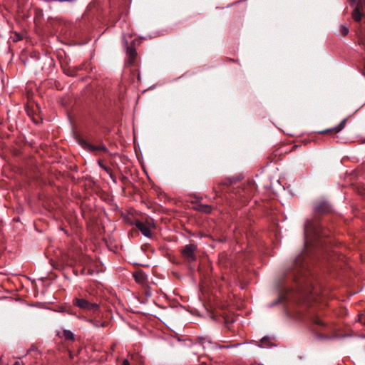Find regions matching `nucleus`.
Listing matches in <instances>:
<instances>
[{
    "mask_svg": "<svg viewBox=\"0 0 365 365\" xmlns=\"http://www.w3.org/2000/svg\"><path fill=\"white\" fill-rule=\"evenodd\" d=\"M73 304L86 311L96 312L98 310V304L91 303L83 298L76 297L73 299Z\"/></svg>",
    "mask_w": 365,
    "mask_h": 365,
    "instance_id": "1",
    "label": "nucleus"
},
{
    "mask_svg": "<svg viewBox=\"0 0 365 365\" xmlns=\"http://www.w3.org/2000/svg\"><path fill=\"white\" fill-rule=\"evenodd\" d=\"M125 46L126 47V65L131 66L134 63L136 58H137V51L135 47L134 43H132L130 45L128 44V41L125 43Z\"/></svg>",
    "mask_w": 365,
    "mask_h": 365,
    "instance_id": "2",
    "label": "nucleus"
},
{
    "mask_svg": "<svg viewBox=\"0 0 365 365\" xmlns=\"http://www.w3.org/2000/svg\"><path fill=\"white\" fill-rule=\"evenodd\" d=\"M79 143L82 147L87 149L90 152L95 153V152H98V151H103V152L108 151L106 146L103 144H101L100 145H93L92 144L87 143L85 140H83V139L80 140Z\"/></svg>",
    "mask_w": 365,
    "mask_h": 365,
    "instance_id": "3",
    "label": "nucleus"
},
{
    "mask_svg": "<svg viewBox=\"0 0 365 365\" xmlns=\"http://www.w3.org/2000/svg\"><path fill=\"white\" fill-rule=\"evenodd\" d=\"M197 246L194 244L187 245L182 250V255L189 261H194L195 259V251Z\"/></svg>",
    "mask_w": 365,
    "mask_h": 365,
    "instance_id": "4",
    "label": "nucleus"
},
{
    "mask_svg": "<svg viewBox=\"0 0 365 365\" xmlns=\"http://www.w3.org/2000/svg\"><path fill=\"white\" fill-rule=\"evenodd\" d=\"M346 121H347V119L344 118L336 126H335L334 128H329V129H327V130H322V131H321L319 133H322V134H325V133L336 134V133H339V132H341L345 128V126L346 125Z\"/></svg>",
    "mask_w": 365,
    "mask_h": 365,
    "instance_id": "5",
    "label": "nucleus"
},
{
    "mask_svg": "<svg viewBox=\"0 0 365 365\" xmlns=\"http://www.w3.org/2000/svg\"><path fill=\"white\" fill-rule=\"evenodd\" d=\"M135 226L144 236L147 237H151V230L148 225H146L143 222L137 221L135 222Z\"/></svg>",
    "mask_w": 365,
    "mask_h": 365,
    "instance_id": "6",
    "label": "nucleus"
},
{
    "mask_svg": "<svg viewBox=\"0 0 365 365\" xmlns=\"http://www.w3.org/2000/svg\"><path fill=\"white\" fill-rule=\"evenodd\" d=\"M331 208L328 202L322 201L319 202L314 207V211L317 213L325 214L330 211Z\"/></svg>",
    "mask_w": 365,
    "mask_h": 365,
    "instance_id": "7",
    "label": "nucleus"
},
{
    "mask_svg": "<svg viewBox=\"0 0 365 365\" xmlns=\"http://www.w3.org/2000/svg\"><path fill=\"white\" fill-rule=\"evenodd\" d=\"M133 277L136 282L140 284H145L147 282V275L142 271L135 272Z\"/></svg>",
    "mask_w": 365,
    "mask_h": 365,
    "instance_id": "8",
    "label": "nucleus"
},
{
    "mask_svg": "<svg viewBox=\"0 0 365 365\" xmlns=\"http://www.w3.org/2000/svg\"><path fill=\"white\" fill-rule=\"evenodd\" d=\"M363 14L360 11L359 6H357L352 12V18L355 21H360L362 19Z\"/></svg>",
    "mask_w": 365,
    "mask_h": 365,
    "instance_id": "9",
    "label": "nucleus"
},
{
    "mask_svg": "<svg viewBox=\"0 0 365 365\" xmlns=\"http://www.w3.org/2000/svg\"><path fill=\"white\" fill-rule=\"evenodd\" d=\"M98 165L101 168H102L103 170H105L109 175L110 177L113 179V172H112V170L110 168L108 167V166H106L104 165L101 161H98Z\"/></svg>",
    "mask_w": 365,
    "mask_h": 365,
    "instance_id": "10",
    "label": "nucleus"
},
{
    "mask_svg": "<svg viewBox=\"0 0 365 365\" xmlns=\"http://www.w3.org/2000/svg\"><path fill=\"white\" fill-rule=\"evenodd\" d=\"M197 210L200 212L210 213L211 212V207L207 205H200Z\"/></svg>",
    "mask_w": 365,
    "mask_h": 365,
    "instance_id": "11",
    "label": "nucleus"
},
{
    "mask_svg": "<svg viewBox=\"0 0 365 365\" xmlns=\"http://www.w3.org/2000/svg\"><path fill=\"white\" fill-rule=\"evenodd\" d=\"M63 336L66 340H73L74 339V334L70 330H64Z\"/></svg>",
    "mask_w": 365,
    "mask_h": 365,
    "instance_id": "12",
    "label": "nucleus"
},
{
    "mask_svg": "<svg viewBox=\"0 0 365 365\" xmlns=\"http://www.w3.org/2000/svg\"><path fill=\"white\" fill-rule=\"evenodd\" d=\"M349 28L345 25H341L340 26V32L342 34V36H345L349 34Z\"/></svg>",
    "mask_w": 365,
    "mask_h": 365,
    "instance_id": "13",
    "label": "nucleus"
},
{
    "mask_svg": "<svg viewBox=\"0 0 365 365\" xmlns=\"http://www.w3.org/2000/svg\"><path fill=\"white\" fill-rule=\"evenodd\" d=\"M90 323L96 327H104L105 322H99L97 320H90Z\"/></svg>",
    "mask_w": 365,
    "mask_h": 365,
    "instance_id": "14",
    "label": "nucleus"
},
{
    "mask_svg": "<svg viewBox=\"0 0 365 365\" xmlns=\"http://www.w3.org/2000/svg\"><path fill=\"white\" fill-rule=\"evenodd\" d=\"M311 229H312V223L310 222H307L305 224V227H304L305 232L307 233Z\"/></svg>",
    "mask_w": 365,
    "mask_h": 365,
    "instance_id": "15",
    "label": "nucleus"
},
{
    "mask_svg": "<svg viewBox=\"0 0 365 365\" xmlns=\"http://www.w3.org/2000/svg\"><path fill=\"white\" fill-rule=\"evenodd\" d=\"M209 344H210V345L212 347H213L214 349H217V347H219V348H226V349L230 348V346H217V345H212L210 343H209Z\"/></svg>",
    "mask_w": 365,
    "mask_h": 365,
    "instance_id": "16",
    "label": "nucleus"
},
{
    "mask_svg": "<svg viewBox=\"0 0 365 365\" xmlns=\"http://www.w3.org/2000/svg\"><path fill=\"white\" fill-rule=\"evenodd\" d=\"M358 6H365V0H359Z\"/></svg>",
    "mask_w": 365,
    "mask_h": 365,
    "instance_id": "17",
    "label": "nucleus"
},
{
    "mask_svg": "<svg viewBox=\"0 0 365 365\" xmlns=\"http://www.w3.org/2000/svg\"><path fill=\"white\" fill-rule=\"evenodd\" d=\"M314 322H315L316 324H319V325H322V324H323V323L322 322V321H321L320 319H315V321H314Z\"/></svg>",
    "mask_w": 365,
    "mask_h": 365,
    "instance_id": "18",
    "label": "nucleus"
},
{
    "mask_svg": "<svg viewBox=\"0 0 365 365\" xmlns=\"http://www.w3.org/2000/svg\"><path fill=\"white\" fill-rule=\"evenodd\" d=\"M122 365H130V362L128 359H124Z\"/></svg>",
    "mask_w": 365,
    "mask_h": 365,
    "instance_id": "19",
    "label": "nucleus"
},
{
    "mask_svg": "<svg viewBox=\"0 0 365 365\" xmlns=\"http://www.w3.org/2000/svg\"><path fill=\"white\" fill-rule=\"evenodd\" d=\"M13 365H23V362L21 361H16Z\"/></svg>",
    "mask_w": 365,
    "mask_h": 365,
    "instance_id": "20",
    "label": "nucleus"
},
{
    "mask_svg": "<svg viewBox=\"0 0 365 365\" xmlns=\"http://www.w3.org/2000/svg\"><path fill=\"white\" fill-rule=\"evenodd\" d=\"M265 341H267V339H266V338H263V339H262V340H261V341H262V343H264Z\"/></svg>",
    "mask_w": 365,
    "mask_h": 365,
    "instance_id": "21",
    "label": "nucleus"
},
{
    "mask_svg": "<svg viewBox=\"0 0 365 365\" xmlns=\"http://www.w3.org/2000/svg\"><path fill=\"white\" fill-rule=\"evenodd\" d=\"M26 111H27L28 115H30V113H29V108H26Z\"/></svg>",
    "mask_w": 365,
    "mask_h": 365,
    "instance_id": "22",
    "label": "nucleus"
},
{
    "mask_svg": "<svg viewBox=\"0 0 365 365\" xmlns=\"http://www.w3.org/2000/svg\"><path fill=\"white\" fill-rule=\"evenodd\" d=\"M315 232H316V234H317V235H319V233H318V231H317V230H315Z\"/></svg>",
    "mask_w": 365,
    "mask_h": 365,
    "instance_id": "23",
    "label": "nucleus"
}]
</instances>
